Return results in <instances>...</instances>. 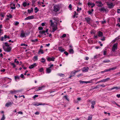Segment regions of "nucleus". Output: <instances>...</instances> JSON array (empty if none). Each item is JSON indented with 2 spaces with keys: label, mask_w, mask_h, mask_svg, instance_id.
<instances>
[{
  "label": "nucleus",
  "mask_w": 120,
  "mask_h": 120,
  "mask_svg": "<svg viewBox=\"0 0 120 120\" xmlns=\"http://www.w3.org/2000/svg\"><path fill=\"white\" fill-rule=\"evenodd\" d=\"M117 68L116 67H115L110 68V71L112 70H114L116 69Z\"/></svg>",
  "instance_id": "45"
},
{
  "label": "nucleus",
  "mask_w": 120,
  "mask_h": 120,
  "mask_svg": "<svg viewBox=\"0 0 120 120\" xmlns=\"http://www.w3.org/2000/svg\"><path fill=\"white\" fill-rule=\"evenodd\" d=\"M17 59H15L14 60V62L15 63H16L17 64H19V62L18 61H16Z\"/></svg>",
  "instance_id": "49"
},
{
  "label": "nucleus",
  "mask_w": 120,
  "mask_h": 120,
  "mask_svg": "<svg viewBox=\"0 0 120 120\" xmlns=\"http://www.w3.org/2000/svg\"><path fill=\"white\" fill-rule=\"evenodd\" d=\"M15 5L13 3H11L10 4L11 8L12 9H14L15 8Z\"/></svg>",
  "instance_id": "22"
},
{
  "label": "nucleus",
  "mask_w": 120,
  "mask_h": 120,
  "mask_svg": "<svg viewBox=\"0 0 120 120\" xmlns=\"http://www.w3.org/2000/svg\"><path fill=\"white\" fill-rule=\"evenodd\" d=\"M39 53H41V54H43L44 53V52L43 50L41 49H40L38 52Z\"/></svg>",
  "instance_id": "39"
},
{
  "label": "nucleus",
  "mask_w": 120,
  "mask_h": 120,
  "mask_svg": "<svg viewBox=\"0 0 120 120\" xmlns=\"http://www.w3.org/2000/svg\"><path fill=\"white\" fill-rule=\"evenodd\" d=\"M106 51L104 50L103 51V54L104 55H106Z\"/></svg>",
  "instance_id": "58"
},
{
  "label": "nucleus",
  "mask_w": 120,
  "mask_h": 120,
  "mask_svg": "<svg viewBox=\"0 0 120 120\" xmlns=\"http://www.w3.org/2000/svg\"><path fill=\"white\" fill-rule=\"evenodd\" d=\"M94 38L97 39L98 38V35H94Z\"/></svg>",
  "instance_id": "62"
},
{
  "label": "nucleus",
  "mask_w": 120,
  "mask_h": 120,
  "mask_svg": "<svg viewBox=\"0 0 120 120\" xmlns=\"http://www.w3.org/2000/svg\"><path fill=\"white\" fill-rule=\"evenodd\" d=\"M45 87V86L44 85H43L42 86L39 87L37 88V89L35 90V91H37L39 90H41L44 89Z\"/></svg>",
  "instance_id": "10"
},
{
  "label": "nucleus",
  "mask_w": 120,
  "mask_h": 120,
  "mask_svg": "<svg viewBox=\"0 0 120 120\" xmlns=\"http://www.w3.org/2000/svg\"><path fill=\"white\" fill-rule=\"evenodd\" d=\"M33 105L35 106H38L39 105H45V104L44 103H38L37 102L34 103H33Z\"/></svg>",
  "instance_id": "9"
},
{
  "label": "nucleus",
  "mask_w": 120,
  "mask_h": 120,
  "mask_svg": "<svg viewBox=\"0 0 120 120\" xmlns=\"http://www.w3.org/2000/svg\"><path fill=\"white\" fill-rule=\"evenodd\" d=\"M20 37L21 38H23L26 37L25 33L24 32L23 30H21L20 33Z\"/></svg>",
  "instance_id": "11"
},
{
  "label": "nucleus",
  "mask_w": 120,
  "mask_h": 120,
  "mask_svg": "<svg viewBox=\"0 0 120 120\" xmlns=\"http://www.w3.org/2000/svg\"><path fill=\"white\" fill-rule=\"evenodd\" d=\"M64 98L65 99H66L68 101L69 99L68 98V97L67 95H65L64 97Z\"/></svg>",
  "instance_id": "52"
},
{
  "label": "nucleus",
  "mask_w": 120,
  "mask_h": 120,
  "mask_svg": "<svg viewBox=\"0 0 120 120\" xmlns=\"http://www.w3.org/2000/svg\"><path fill=\"white\" fill-rule=\"evenodd\" d=\"M20 45L21 46H27V44H24H24L22 43Z\"/></svg>",
  "instance_id": "48"
},
{
  "label": "nucleus",
  "mask_w": 120,
  "mask_h": 120,
  "mask_svg": "<svg viewBox=\"0 0 120 120\" xmlns=\"http://www.w3.org/2000/svg\"><path fill=\"white\" fill-rule=\"evenodd\" d=\"M55 59V58L53 57H49L47 58V59L49 61H54Z\"/></svg>",
  "instance_id": "21"
},
{
  "label": "nucleus",
  "mask_w": 120,
  "mask_h": 120,
  "mask_svg": "<svg viewBox=\"0 0 120 120\" xmlns=\"http://www.w3.org/2000/svg\"><path fill=\"white\" fill-rule=\"evenodd\" d=\"M95 3L96 5L98 7H101L103 5L102 3L100 0H98L95 1Z\"/></svg>",
  "instance_id": "8"
},
{
  "label": "nucleus",
  "mask_w": 120,
  "mask_h": 120,
  "mask_svg": "<svg viewBox=\"0 0 120 120\" xmlns=\"http://www.w3.org/2000/svg\"><path fill=\"white\" fill-rule=\"evenodd\" d=\"M34 15H31L29 16L25 19V20H30L34 19Z\"/></svg>",
  "instance_id": "12"
},
{
  "label": "nucleus",
  "mask_w": 120,
  "mask_h": 120,
  "mask_svg": "<svg viewBox=\"0 0 120 120\" xmlns=\"http://www.w3.org/2000/svg\"><path fill=\"white\" fill-rule=\"evenodd\" d=\"M48 29H46V30H43L42 31H40L39 32V33L40 34H44L45 35H47L49 33H48Z\"/></svg>",
  "instance_id": "3"
},
{
  "label": "nucleus",
  "mask_w": 120,
  "mask_h": 120,
  "mask_svg": "<svg viewBox=\"0 0 120 120\" xmlns=\"http://www.w3.org/2000/svg\"><path fill=\"white\" fill-rule=\"evenodd\" d=\"M64 53L65 54L66 56H68V53L66 51H65L64 52Z\"/></svg>",
  "instance_id": "57"
},
{
  "label": "nucleus",
  "mask_w": 120,
  "mask_h": 120,
  "mask_svg": "<svg viewBox=\"0 0 120 120\" xmlns=\"http://www.w3.org/2000/svg\"><path fill=\"white\" fill-rule=\"evenodd\" d=\"M43 68H41L39 69V71L40 72H42L43 71Z\"/></svg>",
  "instance_id": "42"
},
{
  "label": "nucleus",
  "mask_w": 120,
  "mask_h": 120,
  "mask_svg": "<svg viewBox=\"0 0 120 120\" xmlns=\"http://www.w3.org/2000/svg\"><path fill=\"white\" fill-rule=\"evenodd\" d=\"M4 45L5 47H8L9 46V44H8V43L7 42H5L4 43V44H3V45Z\"/></svg>",
  "instance_id": "35"
},
{
  "label": "nucleus",
  "mask_w": 120,
  "mask_h": 120,
  "mask_svg": "<svg viewBox=\"0 0 120 120\" xmlns=\"http://www.w3.org/2000/svg\"><path fill=\"white\" fill-rule=\"evenodd\" d=\"M4 37H2L0 40L2 41H3L4 40Z\"/></svg>",
  "instance_id": "60"
},
{
  "label": "nucleus",
  "mask_w": 120,
  "mask_h": 120,
  "mask_svg": "<svg viewBox=\"0 0 120 120\" xmlns=\"http://www.w3.org/2000/svg\"><path fill=\"white\" fill-rule=\"evenodd\" d=\"M82 8H79L78 7H77V11L79 12L80 11H81V10Z\"/></svg>",
  "instance_id": "50"
},
{
  "label": "nucleus",
  "mask_w": 120,
  "mask_h": 120,
  "mask_svg": "<svg viewBox=\"0 0 120 120\" xmlns=\"http://www.w3.org/2000/svg\"><path fill=\"white\" fill-rule=\"evenodd\" d=\"M19 90L16 91L15 90H11L10 91V93L12 94H15L16 93L19 92Z\"/></svg>",
  "instance_id": "26"
},
{
  "label": "nucleus",
  "mask_w": 120,
  "mask_h": 120,
  "mask_svg": "<svg viewBox=\"0 0 120 120\" xmlns=\"http://www.w3.org/2000/svg\"><path fill=\"white\" fill-rule=\"evenodd\" d=\"M11 64L13 68H15L16 67V65L14 63H11Z\"/></svg>",
  "instance_id": "38"
},
{
  "label": "nucleus",
  "mask_w": 120,
  "mask_h": 120,
  "mask_svg": "<svg viewBox=\"0 0 120 120\" xmlns=\"http://www.w3.org/2000/svg\"><path fill=\"white\" fill-rule=\"evenodd\" d=\"M92 116L91 115H90L88 117V119L87 120H92Z\"/></svg>",
  "instance_id": "41"
},
{
  "label": "nucleus",
  "mask_w": 120,
  "mask_h": 120,
  "mask_svg": "<svg viewBox=\"0 0 120 120\" xmlns=\"http://www.w3.org/2000/svg\"><path fill=\"white\" fill-rule=\"evenodd\" d=\"M88 5L89 7L91 6V8H93L95 6V4L94 3H92L90 2H89L88 3Z\"/></svg>",
  "instance_id": "23"
},
{
  "label": "nucleus",
  "mask_w": 120,
  "mask_h": 120,
  "mask_svg": "<svg viewBox=\"0 0 120 120\" xmlns=\"http://www.w3.org/2000/svg\"><path fill=\"white\" fill-rule=\"evenodd\" d=\"M7 16L8 17H9V18H11L12 17L11 15L9 14H8L7 15Z\"/></svg>",
  "instance_id": "40"
},
{
  "label": "nucleus",
  "mask_w": 120,
  "mask_h": 120,
  "mask_svg": "<svg viewBox=\"0 0 120 120\" xmlns=\"http://www.w3.org/2000/svg\"><path fill=\"white\" fill-rule=\"evenodd\" d=\"M110 61V60H106L103 61V62L104 63L109 62Z\"/></svg>",
  "instance_id": "51"
},
{
  "label": "nucleus",
  "mask_w": 120,
  "mask_h": 120,
  "mask_svg": "<svg viewBox=\"0 0 120 120\" xmlns=\"http://www.w3.org/2000/svg\"><path fill=\"white\" fill-rule=\"evenodd\" d=\"M60 8V4H55L53 7L52 11L55 12H56L59 11Z\"/></svg>",
  "instance_id": "2"
},
{
  "label": "nucleus",
  "mask_w": 120,
  "mask_h": 120,
  "mask_svg": "<svg viewBox=\"0 0 120 120\" xmlns=\"http://www.w3.org/2000/svg\"><path fill=\"white\" fill-rule=\"evenodd\" d=\"M58 50L61 52H63L65 51L64 48L61 46H60L58 47Z\"/></svg>",
  "instance_id": "15"
},
{
  "label": "nucleus",
  "mask_w": 120,
  "mask_h": 120,
  "mask_svg": "<svg viewBox=\"0 0 120 120\" xmlns=\"http://www.w3.org/2000/svg\"><path fill=\"white\" fill-rule=\"evenodd\" d=\"M9 36H7V35H5L4 36V39H6L7 38H8V39H9Z\"/></svg>",
  "instance_id": "36"
},
{
  "label": "nucleus",
  "mask_w": 120,
  "mask_h": 120,
  "mask_svg": "<svg viewBox=\"0 0 120 120\" xmlns=\"http://www.w3.org/2000/svg\"><path fill=\"white\" fill-rule=\"evenodd\" d=\"M99 37H101L103 36V33L100 31H99L97 33Z\"/></svg>",
  "instance_id": "17"
},
{
  "label": "nucleus",
  "mask_w": 120,
  "mask_h": 120,
  "mask_svg": "<svg viewBox=\"0 0 120 120\" xmlns=\"http://www.w3.org/2000/svg\"><path fill=\"white\" fill-rule=\"evenodd\" d=\"M99 10L101 12H105L106 13H107L108 11V10L107 8H105L104 7H102Z\"/></svg>",
  "instance_id": "6"
},
{
  "label": "nucleus",
  "mask_w": 120,
  "mask_h": 120,
  "mask_svg": "<svg viewBox=\"0 0 120 120\" xmlns=\"http://www.w3.org/2000/svg\"><path fill=\"white\" fill-rule=\"evenodd\" d=\"M38 9L37 7L35 8L34 9V11H35V13L37 12L38 11Z\"/></svg>",
  "instance_id": "43"
},
{
  "label": "nucleus",
  "mask_w": 120,
  "mask_h": 120,
  "mask_svg": "<svg viewBox=\"0 0 120 120\" xmlns=\"http://www.w3.org/2000/svg\"><path fill=\"white\" fill-rule=\"evenodd\" d=\"M79 71H72L70 74V78L71 77L74 76L75 75V73L78 72Z\"/></svg>",
  "instance_id": "14"
},
{
  "label": "nucleus",
  "mask_w": 120,
  "mask_h": 120,
  "mask_svg": "<svg viewBox=\"0 0 120 120\" xmlns=\"http://www.w3.org/2000/svg\"><path fill=\"white\" fill-rule=\"evenodd\" d=\"M38 95H34L33 97V98H34V99L36 98L37 97H38Z\"/></svg>",
  "instance_id": "59"
},
{
  "label": "nucleus",
  "mask_w": 120,
  "mask_h": 120,
  "mask_svg": "<svg viewBox=\"0 0 120 120\" xmlns=\"http://www.w3.org/2000/svg\"><path fill=\"white\" fill-rule=\"evenodd\" d=\"M120 88V87H118L117 86H116L115 87H112L111 89L110 90H113L115 89H118Z\"/></svg>",
  "instance_id": "31"
},
{
  "label": "nucleus",
  "mask_w": 120,
  "mask_h": 120,
  "mask_svg": "<svg viewBox=\"0 0 120 120\" xmlns=\"http://www.w3.org/2000/svg\"><path fill=\"white\" fill-rule=\"evenodd\" d=\"M92 12L91 11H88V13L90 15L92 13Z\"/></svg>",
  "instance_id": "61"
},
{
  "label": "nucleus",
  "mask_w": 120,
  "mask_h": 120,
  "mask_svg": "<svg viewBox=\"0 0 120 120\" xmlns=\"http://www.w3.org/2000/svg\"><path fill=\"white\" fill-rule=\"evenodd\" d=\"M117 43H115L112 46V50L114 52H115L117 49Z\"/></svg>",
  "instance_id": "7"
},
{
  "label": "nucleus",
  "mask_w": 120,
  "mask_h": 120,
  "mask_svg": "<svg viewBox=\"0 0 120 120\" xmlns=\"http://www.w3.org/2000/svg\"><path fill=\"white\" fill-rule=\"evenodd\" d=\"M37 64L36 63H34L33 64H32L29 66V68L30 69H32L34 67L37 66Z\"/></svg>",
  "instance_id": "20"
},
{
  "label": "nucleus",
  "mask_w": 120,
  "mask_h": 120,
  "mask_svg": "<svg viewBox=\"0 0 120 120\" xmlns=\"http://www.w3.org/2000/svg\"><path fill=\"white\" fill-rule=\"evenodd\" d=\"M117 11L118 13H120V9H118Z\"/></svg>",
  "instance_id": "64"
},
{
  "label": "nucleus",
  "mask_w": 120,
  "mask_h": 120,
  "mask_svg": "<svg viewBox=\"0 0 120 120\" xmlns=\"http://www.w3.org/2000/svg\"><path fill=\"white\" fill-rule=\"evenodd\" d=\"M59 75L61 76H63L64 75L63 74L61 73L59 74Z\"/></svg>",
  "instance_id": "63"
},
{
  "label": "nucleus",
  "mask_w": 120,
  "mask_h": 120,
  "mask_svg": "<svg viewBox=\"0 0 120 120\" xmlns=\"http://www.w3.org/2000/svg\"><path fill=\"white\" fill-rule=\"evenodd\" d=\"M70 49H69V52L71 54H73L74 53V51L73 49V47L71 45L69 46Z\"/></svg>",
  "instance_id": "13"
},
{
  "label": "nucleus",
  "mask_w": 120,
  "mask_h": 120,
  "mask_svg": "<svg viewBox=\"0 0 120 120\" xmlns=\"http://www.w3.org/2000/svg\"><path fill=\"white\" fill-rule=\"evenodd\" d=\"M38 40L37 39H33L31 40L33 42L37 41H38Z\"/></svg>",
  "instance_id": "53"
},
{
  "label": "nucleus",
  "mask_w": 120,
  "mask_h": 120,
  "mask_svg": "<svg viewBox=\"0 0 120 120\" xmlns=\"http://www.w3.org/2000/svg\"><path fill=\"white\" fill-rule=\"evenodd\" d=\"M5 119V117L4 115L3 114L2 116V118H1V120H4Z\"/></svg>",
  "instance_id": "47"
},
{
  "label": "nucleus",
  "mask_w": 120,
  "mask_h": 120,
  "mask_svg": "<svg viewBox=\"0 0 120 120\" xmlns=\"http://www.w3.org/2000/svg\"><path fill=\"white\" fill-rule=\"evenodd\" d=\"M69 8H70V10H72V5L71 4H70L68 6Z\"/></svg>",
  "instance_id": "54"
},
{
  "label": "nucleus",
  "mask_w": 120,
  "mask_h": 120,
  "mask_svg": "<svg viewBox=\"0 0 120 120\" xmlns=\"http://www.w3.org/2000/svg\"><path fill=\"white\" fill-rule=\"evenodd\" d=\"M78 15V14L76 13L75 11L74 14L73 16V18H75V17L77 18L78 17L77 16Z\"/></svg>",
  "instance_id": "29"
},
{
  "label": "nucleus",
  "mask_w": 120,
  "mask_h": 120,
  "mask_svg": "<svg viewBox=\"0 0 120 120\" xmlns=\"http://www.w3.org/2000/svg\"><path fill=\"white\" fill-rule=\"evenodd\" d=\"M66 36V34H64L62 36L60 37V38L61 39H63V38L65 37Z\"/></svg>",
  "instance_id": "32"
},
{
  "label": "nucleus",
  "mask_w": 120,
  "mask_h": 120,
  "mask_svg": "<svg viewBox=\"0 0 120 120\" xmlns=\"http://www.w3.org/2000/svg\"><path fill=\"white\" fill-rule=\"evenodd\" d=\"M19 24V22L17 21H15L14 23V24L15 26H17Z\"/></svg>",
  "instance_id": "44"
},
{
  "label": "nucleus",
  "mask_w": 120,
  "mask_h": 120,
  "mask_svg": "<svg viewBox=\"0 0 120 120\" xmlns=\"http://www.w3.org/2000/svg\"><path fill=\"white\" fill-rule=\"evenodd\" d=\"M29 3H27L26 2H24L23 4V5L24 7H26L27 5H29Z\"/></svg>",
  "instance_id": "28"
},
{
  "label": "nucleus",
  "mask_w": 120,
  "mask_h": 120,
  "mask_svg": "<svg viewBox=\"0 0 120 120\" xmlns=\"http://www.w3.org/2000/svg\"><path fill=\"white\" fill-rule=\"evenodd\" d=\"M106 3L108 7L110 8H113L115 5V4H113L112 2H107Z\"/></svg>",
  "instance_id": "5"
},
{
  "label": "nucleus",
  "mask_w": 120,
  "mask_h": 120,
  "mask_svg": "<svg viewBox=\"0 0 120 120\" xmlns=\"http://www.w3.org/2000/svg\"><path fill=\"white\" fill-rule=\"evenodd\" d=\"M33 11V9L32 8H31L30 10L28 9V12L29 13H31Z\"/></svg>",
  "instance_id": "37"
},
{
  "label": "nucleus",
  "mask_w": 120,
  "mask_h": 120,
  "mask_svg": "<svg viewBox=\"0 0 120 120\" xmlns=\"http://www.w3.org/2000/svg\"><path fill=\"white\" fill-rule=\"evenodd\" d=\"M15 79L16 81H18L19 79V76H15Z\"/></svg>",
  "instance_id": "30"
},
{
  "label": "nucleus",
  "mask_w": 120,
  "mask_h": 120,
  "mask_svg": "<svg viewBox=\"0 0 120 120\" xmlns=\"http://www.w3.org/2000/svg\"><path fill=\"white\" fill-rule=\"evenodd\" d=\"M110 79L109 78H107L106 79H104L103 80H101L100 81V82H106L108 81Z\"/></svg>",
  "instance_id": "18"
},
{
  "label": "nucleus",
  "mask_w": 120,
  "mask_h": 120,
  "mask_svg": "<svg viewBox=\"0 0 120 120\" xmlns=\"http://www.w3.org/2000/svg\"><path fill=\"white\" fill-rule=\"evenodd\" d=\"M43 29V28L41 27H39L38 28V29L40 30H42Z\"/></svg>",
  "instance_id": "56"
},
{
  "label": "nucleus",
  "mask_w": 120,
  "mask_h": 120,
  "mask_svg": "<svg viewBox=\"0 0 120 120\" xmlns=\"http://www.w3.org/2000/svg\"><path fill=\"white\" fill-rule=\"evenodd\" d=\"M12 103L11 102H8L6 104L5 106L8 107L11 105Z\"/></svg>",
  "instance_id": "24"
},
{
  "label": "nucleus",
  "mask_w": 120,
  "mask_h": 120,
  "mask_svg": "<svg viewBox=\"0 0 120 120\" xmlns=\"http://www.w3.org/2000/svg\"><path fill=\"white\" fill-rule=\"evenodd\" d=\"M38 59V56H35L34 57L33 60L34 61H37Z\"/></svg>",
  "instance_id": "33"
},
{
  "label": "nucleus",
  "mask_w": 120,
  "mask_h": 120,
  "mask_svg": "<svg viewBox=\"0 0 120 120\" xmlns=\"http://www.w3.org/2000/svg\"><path fill=\"white\" fill-rule=\"evenodd\" d=\"M3 48L5 52H10L11 49V48L10 47H5L4 45H3Z\"/></svg>",
  "instance_id": "4"
},
{
  "label": "nucleus",
  "mask_w": 120,
  "mask_h": 120,
  "mask_svg": "<svg viewBox=\"0 0 120 120\" xmlns=\"http://www.w3.org/2000/svg\"><path fill=\"white\" fill-rule=\"evenodd\" d=\"M51 71V70L49 68H47L46 69V72L47 73H50Z\"/></svg>",
  "instance_id": "27"
},
{
  "label": "nucleus",
  "mask_w": 120,
  "mask_h": 120,
  "mask_svg": "<svg viewBox=\"0 0 120 120\" xmlns=\"http://www.w3.org/2000/svg\"><path fill=\"white\" fill-rule=\"evenodd\" d=\"M20 76L23 79H25V77L24 76V75L23 74H21Z\"/></svg>",
  "instance_id": "46"
},
{
  "label": "nucleus",
  "mask_w": 120,
  "mask_h": 120,
  "mask_svg": "<svg viewBox=\"0 0 120 120\" xmlns=\"http://www.w3.org/2000/svg\"><path fill=\"white\" fill-rule=\"evenodd\" d=\"M85 19L86 20V21L90 25H91V23H90V21L91 19L90 18H88L87 17L86 18H85Z\"/></svg>",
  "instance_id": "16"
},
{
  "label": "nucleus",
  "mask_w": 120,
  "mask_h": 120,
  "mask_svg": "<svg viewBox=\"0 0 120 120\" xmlns=\"http://www.w3.org/2000/svg\"><path fill=\"white\" fill-rule=\"evenodd\" d=\"M52 19V20H51L50 21L51 22V28L52 29V32H54L58 29L57 22L59 20L58 18L55 17Z\"/></svg>",
  "instance_id": "1"
},
{
  "label": "nucleus",
  "mask_w": 120,
  "mask_h": 120,
  "mask_svg": "<svg viewBox=\"0 0 120 120\" xmlns=\"http://www.w3.org/2000/svg\"><path fill=\"white\" fill-rule=\"evenodd\" d=\"M89 69V68L88 67H84L82 69V71L83 72H86L88 71Z\"/></svg>",
  "instance_id": "19"
},
{
  "label": "nucleus",
  "mask_w": 120,
  "mask_h": 120,
  "mask_svg": "<svg viewBox=\"0 0 120 120\" xmlns=\"http://www.w3.org/2000/svg\"><path fill=\"white\" fill-rule=\"evenodd\" d=\"M41 62L42 63H44L45 62L46 60L44 58H41Z\"/></svg>",
  "instance_id": "34"
},
{
  "label": "nucleus",
  "mask_w": 120,
  "mask_h": 120,
  "mask_svg": "<svg viewBox=\"0 0 120 120\" xmlns=\"http://www.w3.org/2000/svg\"><path fill=\"white\" fill-rule=\"evenodd\" d=\"M104 71H105V72L110 71V68L109 69H105L104 70Z\"/></svg>",
  "instance_id": "55"
},
{
  "label": "nucleus",
  "mask_w": 120,
  "mask_h": 120,
  "mask_svg": "<svg viewBox=\"0 0 120 120\" xmlns=\"http://www.w3.org/2000/svg\"><path fill=\"white\" fill-rule=\"evenodd\" d=\"M91 103L92 104L91 108L94 109V105L95 104V102L94 101H93L91 102Z\"/></svg>",
  "instance_id": "25"
}]
</instances>
